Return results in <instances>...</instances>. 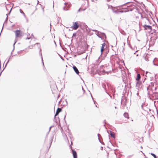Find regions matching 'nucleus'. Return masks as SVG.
<instances>
[{
  "label": "nucleus",
  "mask_w": 158,
  "mask_h": 158,
  "mask_svg": "<svg viewBox=\"0 0 158 158\" xmlns=\"http://www.w3.org/2000/svg\"><path fill=\"white\" fill-rule=\"evenodd\" d=\"M100 35H102V36L99 35V33H97L96 34L97 36L99 38H101L102 40H106V34L103 32H100Z\"/></svg>",
  "instance_id": "f03ea898"
},
{
  "label": "nucleus",
  "mask_w": 158,
  "mask_h": 158,
  "mask_svg": "<svg viewBox=\"0 0 158 158\" xmlns=\"http://www.w3.org/2000/svg\"><path fill=\"white\" fill-rule=\"evenodd\" d=\"M131 2H126V3H125L123 4V5H121V6H119V9H122V8H123L122 7L123 6H125L126 4H127L128 3H131ZM132 3H134L133 2H132ZM123 10H126V9H122Z\"/></svg>",
  "instance_id": "a211bd4d"
},
{
  "label": "nucleus",
  "mask_w": 158,
  "mask_h": 158,
  "mask_svg": "<svg viewBox=\"0 0 158 158\" xmlns=\"http://www.w3.org/2000/svg\"><path fill=\"white\" fill-rule=\"evenodd\" d=\"M68 3H66V2H65L64 3V4L65 5H66Z\"/></svg>",
  "instance_id": "bf43d9fd"
},
{
  "label": "nucleus",
  "mask_w": 158,
  "mask_h": 158,
  "mask_svg": "<svg viewBox=\"0 0 158 158\" xmlns=\"http://www.w3.org/2000/svg\"><path fill=\"white\" fill-rule=\"evenodd\" d=\"M154 96L155 97V99H158V93L154 92L153 93Z\"/></svg>",
  "instance_id": "6ab92c4d"
},
{
  "label": "nucleus",
  "mask_w": 158,
  "mask_h": 158,
  "mask_svg": "<svg viewBox=\"0 0 158 158\" xmlns=\"http://www.w3.org/2000/svg\"><path fill=\"white\" fill-rule=\"evenodd\" d=\"M63 10H68V9H65V7H64L63 8Z\"/></svg>",
  "instance_id": "4c0bfd02"
},
{
  "label": "nucleus",
  "mask_w": 158,
  "mask_h": 158,
  "mask_svg": "<svg viewBox=\"0 0 158 158\" xmlns=\"http://www.w3.org/2000/svg\"><path fill=\"white\" fill-rule=\"evenodd\" d=\"M103 42H104V43L102 44V46L101 47V55H102L103 53V51H104V50L105 49L104 48V47L105 46V42H106V40H103Z\"/></svg>",
  "instance_id": "0eeeda50"
},
{
  "label": "nucleus",
  "mask_w": 158,
  "mask_h": 158,
  "mask_svg": "<svg viewBox=\"0 0 158 158\" xmlns=\"http://www.w3.org/2000/svg\"><path fill=\"white\" fill-rule=\"evenodd\" d=\"M62 109L61 108H58L57 110L56 111V113L55 114L54 118L55 119V118L56 116L58 115L59 113L61 111Z\"/></svg>",
  "instance_id": "9d476101"
},
{
  "label": "nucleus",
  "mask_w": 158,
  "mask_h": 158,
  "mask_svg": "<svg viewBox=\"0 0 158 158\" xmlns=\"http://www.w3.org/2000/svg\"><path fill=\"white\" fill-rule=\"evenodd\" d=\"M50 129H51V128H50V127H49V132L50 131Z\"/></svg>",
  "instance_id": "69168bd1"
},
{
  "label": "nucleus",
  "mask_w": 158,
  "mask_h": 158,
  "mask_svg": "<svg viewBox=\"0 0 158 158\" xmlns=\"http://www.w3.org/2000/svg\"><path fill=\"white\" fill-rule=\"evenodd\" d=\"M82 90H83V91H85V90L84 89H83V87H82Z\"/></svg>",
  "instance_id": "774afa93"
},
{
  "label": "nucleus",
  "mask_w": 158,
  "mask_h": 158,
  "mask_svg": "<svg viewBox=\"0 0 158 158\" xmlns=\"http://www.w3.org/2000/svg\"><path fill=\"white\" fill-rule=\"evenodd\" d=\"M102 88H104V89H105V91L106 92L109 96H110V97H111V96L107 92V91H106V85H105V84H104V83H102Z\"/></svg>",
  "instance_id": "4468645a"
},
{
  "label": "nucleus",
  "mask_w": 158,
  "mask_h": 158,
  "mask_svg": "<svg viewBox=\"0 0 158 158\" xmlns=\"http://www.w3.org/2000/svg\"><path fill=\"white\" fill-rule=\"evenodd\" d=\"M81 10V8H80L78 10V12H79Z\"/></svg>",
  "instance_id": "09e8293b"
},
{
  "label": "nucleus",
  "mask_w": 158,
  "mask_h": 158,
  "mask_svg": "<svg viewBox=\"0 0 158 158\" xmlns=\"http://www.w3.org/2000/svg\"><path fill=\"white\" fill-rule=\"evenodd\" d=\"M111 90L112 93L114 95L115 92V91L114 90V89L113 88H112L111 89Z\"/></svg>",
  "instance_id": "7c9ffc66"
},
{
  "label": "nucleus",
  "mask_w": 158,
  "mask_h": 158,
  "mask_svg": "<svg viewBox=\"0 0 158 158\" xmlns=\"http://www.w3.org/2000/svg\"><path fill=\"white\" fill-rule=\"evenodd\" d=\"M19 11H20V13L22 14L23 16H24V17H26V15L25 14V13H24V12L21 9H20L19 10Z\"/></svg>",
  "instance_id": "bb28decb"
},
{
  "label": "nucleus",
  "mask_w": 158,
  "mask_h": 158,
  "mask_svg": "<svg viewBox=\"0 0 158 158\" xmlns=\"http://www.w3.org/2000/svg\"><path fill=\"white\" fill-rule=\"evenodd\" d=\"M123 115L124 116V117L125 118H129L128 114L127 113H125Z\"/></svg>",
  "instance_id": "5701e85b"
},
{
  "label": "nucleus",
  "mask_w": 158,
  "mask_h": 158,
  "mask_svg": "<svg viewBox=\"0 0 158 158\" xmlns=\"http://www.w3.org/2000/svg\"><path fill=\"white\" fill-rule=\"evenodd\" d=\"M85 10V9H81V10L84 11V10Z\"/></svg>",
  "instance_id": "864d4df0"
},
{
  "label": "nucleus",
  "mask_w": 158,
  "mask_h": 158,
  "mask_svg": "<svg viewBox=\"0 0 158 158\" xmlns=\"http://www.w3.org/2000/svg\"><path fill=\"white\" fill-rule=\"evenodd\" d=\"M11 10H12V8H11L10 11H9V13H8V15H10V13H11Z\"/></svg>",
  "instance_id": "37998d69"
},
{
  "label": "nucleus",
  "mask_w": 158,
  "mask_h": 158,
  "mask_svg": "<svg viewBox=\"0 0 158 158\" xmlns=\"http://www.w3.org/2000/svg\"><path fill=\"white\" fill-rule=\"evenodd\" d=\"M79 27V25L77 22L73 23V25L71 27V28H73L74 30H77Z\"/></svg>",
  "instance_id": "39448f33"
},
{
  "label": "nucleus",
  "mask_w": 158,
  "mask_h": 158,
  "mask_svg": "<svg viewBox=\"0 0 158 158\" xmlns=\"http://www.w3.org/2000/svg\"><path fill=\"white\" fill-rule=\"evenodd\" d=\"M23 51H24V50H20V51H18V52H17V53H18V54H20V53H21V52H22Z\"/></svg>",
  "instance_id": "f704fd0d"
},
{
  "label": "nucleus",
  "mask_w": 158,
  "mask_h": 158,
  "mask_svg": "<svg viewBox=\"0 0 158 158\" xmlns=\"http://www.w3.org/2000/svg\"><path fill=\"white\" fill-rule=\"evenodd\" d=\"M139 94V93L138 92L137 93V95L138 96Z\"/></svg>",
  "instance_id": "338daca9"
},
{
  "label": "nucleus",
  "mask_w": 158,
  "mask_h": 158,
  "mask_svg": "<svg viewBox=\"0 0 158 158\" xmlns=\"http://www.w3.org/2000/svg\"><path fill=\"white\" fill-rule=\"evenodd\" d=\"M109 142L113 146H114V144L111 142V141H110V140H109Z\"/></svg>",
  "instance_id": "49530a36"
},
{
  "label": "nucleus",
  "mask_w": 158,
  "mask_h": 158,
  "mask_svg": "<svg viewBox=\"0 0 158 158\" xmlns=\"http://www.w3.org/2000/svg\"><path fill=\"white\" fill-rule=\"evenodd\" d=\"M16 37H20L23 35V33L22 31L20 30H17L15 31Z\"/></svg>",
  "instance_id": "f257e3e1"
},
{
  "label": "nucleus",
  "mask_w": 158,
  "mask_h": 158,
  "mask_svg": "<svg viewBox=\"0 0 158 158\" xmlns=\"http://www.w3.org/2000/svg\"><path fill=\"white\" fill-rule=\"evenodd\" d=\"M149 55L148 53H145L143 55V57L144 58L145 60L147 61H149L148 60V56Z\"/></svg>",
  "instance_id": "f8f14e48"
},
{
  "label": "nucleus",
  "mask_w": 158,
  "mask_h": 158,
  "mask_svg": "<svg viewBox=\"0 0 158 158\" xmlns=\"http://www.w3.org/2000/svg\"><path fill=\"white\" fill-rule=\"evenodd\" d=\"M65 102H66V105H68V102H67V100H66V99H65Z\"/></svg>",
  "instance_id": "a19ab883"
},
{
  "label": "nucleus",
  "mask_w": 158,
  "mask_h": 158,
  "mask_svg": "<svg viewBox=\"0 0 158 158\" xmlns=\"http://www.w3.org/2000/svg\"><path fill=\"white\" fill-rule=\"evenodd\" d=\"M134 7L135 8V9H136L138 11L139 10V9L136 6H134Z\"/></svg>",
  "instance_id": "72a5a7b5"
},
{
  "label": "nucleus",
  "mask_w": 158,
  "mask_h": 158,
  "mask_svg": "<svg viewBox=\"0 0 158 158\" xmlns=\"http://www.w3.org/2000/svg\"><path fill=\"white\" fill-rule=\"evenodd\" d=\"M104 66L103 65L101 66L100 67L99 71L102 73H104L105 72V71L103 69Z\"/></svg>",
  "instance_id": "dca6fc26"
},
{
  "label": "nucleus",
  "mask_w": 158,
  "mask_h": 158,
  "mask_svg": "<svg viewBox=\"0 0 158 158\" xmlns=\"http://www.w3.org/2000/svg\"><path fill=\"white\" fill-rule=\"evenodd\" d=\"M149 73L148 72V71H147L146 72V74H147L148 73Z\"/></svg>",
  "instance_id": "603ef678"
},
{
  "label": "nucleus",
  "mask_w": 158,
  "mask_h": 158,
  "mask_svg": "<svg viewBox=\"0 0 158 158\" xmlns=\"http://www.w3.org/2000/svg\"><path fill=\"white\" fill-rule=\"evenodd\" d=\"M6 15H7V17H6V20H5L6 21H7V20H8V18H7V15H8L7 14H6Z\"/></svg>",
  "instance_id": "c03bdc74"
},
{
  "label": "nucleus",
  "mask_w": 158,
  "mask_h": 158,
  "mask_svg": "<svg viewBox=\"0 0 158 158\" xmlns=\"http://www.w3.org/2000/svg\"><path fill=\"white\" fill-rule=\"evenodd\" d=\"M149 87L150 88V89L152 91V88L154 86V83L153 82H151L150 84L149 85Z\"/></svg>",
  "instance_id": "f3484780"
},
{
  "label": "nucleus",
  "mask_w": 158,
  "mask_h": 158,
  "mask_svg": "<svg viewBox=\"0 0 158 158\" xmlns=\"http://www.w3.org/2000/svg\"><path fill=\"white\" fill-rule=\"evenodd\" d=\"M156 89H157V87H155V89H154L155 90H156Z\"/></svg>",
  "instance_id": "4d7b16f0"
},
{
  "label": "nucleus",
  "mask_w": 158,
  "mask_h": 158,
  "mask_svg": "<svg viewBox=\"0 0 158 158\" xmlns=\"http://www.w3.org/2000/svg\"><path fill=\"white\" fill-rule=\"evenodd\" d=\"M150 154L152 155L154 158H158L155 154L153 153H151Z\"/></svg>",
  "instance_id": "c85d7f7f"
},
{
  "label": "nucleus",
  "mask_w": 158,
  "mask_h": 158,
  "mask_svg": "<svg viewBox=\"0 0 158 158\" xmlns=\"http://www.w3.org/2000/svg\"><path fill=\"white\" fill-rule=\"evenodd\" d=\"M103 123H104V126H105V124L106 123V120H104V121H103Z\"/></svg>",
  "instance_id": "79ce46f5"
},
{
  "label": "nucleus",
  "mask_w": 158,
  "mask_h": 158,
  "mask_svg": "<svg viewBox=\"0 0 158 158\" xmlns=\"http://www.w3.org/2000/svg\"><path fill=\"white\" fill-rule=\"evenodd\" d=\"M118 14H119V13H123V12H128V10H120V11H118Z\"/></svg>",
  "instance_id": "b1692460"
},
{
  "label": "nucleus",
  "mask_w": 158,
  "mask_h": 158,
  "mask_svg": "<svg viewBox=\"0 0 158 158\" xmlns=\"http://www.w3.org/2000/svg\"><path fill=\"white\" fill-rule=\"evenodd\" d=\"M104 50L105 51V54L104 55V56L105 57H106V56L107 54H108V53L109 52V50L108 49H105Z\"/></svg>",
  "instance_id": "4be33fe9"
},
{
  "label": "nucleus",
  "mask_w": 158,
  "mask_h": 158,
  "mask_svg": "<svg viewBox=\"0 0 158 158\" xmlns=\"http://www.w3.org/2000/svg\"><path fill=\"white\" fill-rule=\"evenodd\" d=\"M50 30L51 29V23H50Z\"/></svg>",
  "instance_id": "0e129e2a"
},
{
  "label": "nucleus",
  "mask_w": 158,
  "mask_h": 158,
  "mask_svg": "<svg viewBox=\"0 0 158 158\" xmlns=\"http://www.w3.org/2000/svg\"><path fill=\"white\" fill-rule=\"evenodd\" d=\"M155 38H156V39H157L158 38V36H156V37H155Z\"/></svg>",
  "instance_id": "13d9d810"
},
{
  "label": "nucleus",
  "mask_w": 158,
  "mask_h": 158,
  "mask_svg": "<svg viewBox=\"0 0 158 158\" xmlns=\"http://www.w3.org/2000/svg\"><path fill=\"white\" fill-rule=\"evenodd\" d=\"M76 33H74L73 34L72 37H76Z\"/></svg>",
  "instance_id": "473e14b6"
},
{
  "label": "nucleus",
  "mask_w": 158,
  "mask_h": 158,
  "mask_svg": "<svg viewBox=\"0 0 158 158\" xmlns=\"http://www.w3.org/2000/svg\"><path fill=\"white\" fill-rule=\"evenodd\" d=\"M108 8L110 9L111 10H112L114 8V7H113L111 5L110 6V5H108Z\"/></svg>",
  "instance_id": "a878e982"
},
{
  "label": "nucleus",
  "mask_w": 158,
  "mask_h": 158,
  "mask_svg": "<svg viewBox=\"0 0 158 158\" xmlns=\"http://www.w3.org/2000/svg\"><path fill=\"white\" fill-rule=\"evenodd\" d=\"M90 94H91V96L92 97V99H93V100H94V99H93V97L92 96V94H91V93H90Z\"/></svg>",
  "instance_id": "6e6d98bb"
},
{
  "label": "nucleus",
  "mask_w": 158,
  "mask_h": 158,
  "mask_svg": "<svg viewBox=\"0 0 158 158\" xmlns=\"http://www.w3.org/2000/svg\"><path fill=\"white\" fill-rule=\"evenodd\" d=\"M121 33L123 35H126V33L124 31H120Z\"/></svg>",
  "instance_id": "c756f323"
},
{
  "label": "nucleus",
  "mask_w": 158,
  "mask_h": 158,
  "mask_svg": "<svg viewBox=\"0 0 158 158\" xmlns=\"http://www.w3.org/2000/svg\"><path fill=\"white\" fill-rule=\"evenodd\" d=\"M69 147L72 150L73 158H77V154L76 152L74 149H73V148L71 145H70Z\"/></svg>",
  "instance_id": "423d86ee"
},
{
  "label": "nucleus",
  "mask_w": 158,
  "mask_h": 158,
  "mask_svg": "<svg viewBox=\"0 0 158 158\" xmlns=\"http://www.w3.org/2000/svg\"><path fill=\"white\" fill-rule=\"evenodd\" d=\"M138 13H139V14H140V15H141V13L140 12H138Z\"/></svg>",
  "instance_id": "e2e57ef3"
},
{
  "label": "nucleus",
  "mask_w": 158,
  "mask_h": 158,
  "mask_svg": "<svg viewBox=\"0 0 158 158\" xmlns=\"http://www.w3.org/2000/svg\"><path fill=\"white\" fill-rule=\"evenodd\" d=\"M35 45H37L38 47V48L40 49L39 54L40 55V56H41V60L42 61L43 66L44 67V63L43 62V58H42V54L41 53V50L40 48V46L39 45V43H36L35 44Z\"/></svg>",
  "instance_id": "20e7f679"
},
{
  "label": "nucleus",
  "mask_w": 158,
  "mask_h": 158,
  "mask_svg": "<svg viewBox=\"0 0 158 158\" xmlns=\"http://www.w3.org/2000/svg\"><path fill=\"white\" fill-rule=\"evenodd\" d=\"M142 26L143 27L144 30L148 29L151 31L152 30V27L151 26L146 24H144L143 25H142Z\"/></svg>",
  "instance_id": "6e6552de"
},
{
  "label": "nucleus",
  "mask_w": 158,
  "mask_h": 158,
  "mask_svg": "<svg viewBox=\"0 0 158 158\" xmlns=\"http://www.w3.org/2000/svg\"><path fill=\"white\" fill-rule=\"evenodd\" d=\"M53 136H52V139L51 140V143H50V146L49 147H50V146H51V143H52V140H53L52 139H53Z\"/></svg>",
  "instance_id": "e433bc0d"
},
{
  "label": "nucleus",
  "mask_w": 158,
  "mask_h": 158,
  "mask_svg": "<svg viewBox=\"0 0 158 158\" xmlns=\"http://www.w3.org/2000/svg\"><path fill=\"white\" fill-rule=\"evenodd\" d=\"M152 40H153L154 41L156 40V38H153Z\"/></svg>",
  "instance_id": "de8ad7c7"
},
{
  "label": "nucleus",
  "mask_w": 158,
  "mask_h": 158,
  "mask_svg": "<svg viewBox=\"0 0 158 158\" xmlns=\"http://www.w3.org/2000/svg\"><path fill=\"white\" fill-rule=\"evenodd\" d=\"M92 31H93L95 32H97L98 33H100V32L99 31H98L97 30H95V29L92 30Z\"/></svg>",
  "instance_id": "2f4dec72"
},
{
  "label": "nucleus",
  "mask_w": 158,
  "mask_h": 158,
  "mask_svg": "<svg viewBox=\"0 0 158 158\" xmlns=\"http://www.w3.org/2000/svg\"><path fill=\"white\" fill-rule=\"evenodd\" d=\"M141 78V76L139 73H137L136 76V80L137 81H139V80Z\"/></svg>",
  "instance_id": "aec40b11"
},
{
  "label": "nucleus",
  "mask_w": 158,
  "mask_h": 158,
  "mask_svg": "<svg viewBox=\"0 0 158 158\" xmlns=\"http://www.w3.org/2000/svg\"><path fill=\"white\" fill-rule=\"evenodd\" d=\"M61 59L63 60H64V59L63 58H62V57H61Z\"/></svg>",
  "instance_id": "052dcab7"
},
{
  "label": "nucleus",
  "mask_w": 158,
  "mask_h": 158,
  "mask_svg": "<svg viewBox=\"0 0 158 158\" xmlns=\"http://www.w3.org/2000/svg\"><path fill=\"white\" fill-rule=\"evenodd\" d=\"M73 68L74 70V71L77 74H78L79 73V72L77 67L75 65H73Z\"/></svg>",
  "instance_id": "9b49d317"
},
{
  "label": "nucleus",
  "mask_w": 158,
  "mask_h": 158,
  "mask_svg": "<svg viewBox=\"0 0 158 158\" xmlns=\"http://www.w3.org/2000/svg\"><path fill=\"white\" fill-rule=\"evenodd\" d=\"M148 95L149 94V93L148 91Z\"/></svg>",
  "instance_id": "680f3d73"
},
{
  "label": "nucleus",
  "mask_w": 158,
  "mask_h": 158,
  "mask_svg": "<svg viewBox=\"0 0 158 158\" xmlns=\"http://www.w3.org/2000/svg\"><path fill=\"white\" fill-rule=\"evenodd\" d=\"M134 6H135L132 5H129V6H127V7H131L134 10V9H135V8L134 7Z\"/></svg>",
  "instance_id": "393cba45"
},
{
  "label": "nucleus",
  "mask_w": 158,
  "mask_h": 158,
  "mask_svg": "<svg viewBox=\"0 0 158 158\" xmlns=\"http://www.w3.org/2000/svg\"><path fill=\"white\" fill-rule=\"evenodd\" d=\"M65 137L66 138H67V140L68 141V138H67V136L65 134Z\"/></svg>",
  "instance_id": "5fc2aeb1"
},
{
  "label": "nucleus",
  "mask_w": 158,
  "mask_h": 158,
  "mask_svg": "<svg viewBox=\"0 0 158 158\" xmlns=\"http://www.w3.org/2000/svg\"><path fill=\"white\" fill-rule=\"evenodd\" d=\"M119 6H115L112 10L113 12L116 14H118V7H119Z\"/></svg>",
  "instance_id": "1a4fd4ad"
},
{
  "label": "nucleus",
  "mask_w": 158,
  "mask_h": 158,
  "mask_svg": "<svg viewBox=\"0 0 158 158\" xmlns=\"http://www.w3.org/2000/svg\"><path fill=\"white\" fill-rule=\"evenodd\" d=\"M30 39V37H27L26 38V40H27V39H28V40H29Z\"/></svg>",
  "instance_id": "8fccbe9b"
},
{
  "label": "nucleus",
  "mask_w": 158,
  "mask_h": 158,
  "mask_svg": "<svg viewBox=\"0 0 158 158\" xmlns=\"http://www.w3.org/2000/svg\"><path fill=\"white\" fill-rule=\"evenodd\" d=\"M99 135H100L99 134H98V140H99V142L100 143H101L102 144L104 145V143H103V142H102V143L101 142V141L100 140V139H99Z\"/></svg>",
  "instance_id": "cd10ccee"
},
{
  "label": "nucleus",
  "mask_w": 158,
  "mask_h": 158,
  "mask_svg": "<svg viewBox=\"0 0 158 158\" xmlns=\"http://www.w3.org/2000/svg\"><path fill=\"white\" fill-rule=\"evenodd\" d=\"M150 89V88L149 87V86H148V87L147 88V90H148H148Z\"/></svg>",
  "instance_id": "a18cd8bd"
},
{
  "label": "nucleus",
  "mask_w": 158,
  "mask_h": 158,
  "mask_svg": "<svg viewBox=\"0 0 158 158\" xmlns=\"http://www.w3.org/2000/svg\"><path fill=\"white\" fill-rule=\"evenodd\" d=\"M16 43V41L15 42L14 44V49H14V45Z\"/></svg>",
  "instance_id": "3c124183"
},
{
  "label": "nucleus",
  "mask_w": 158,
  "mask_h": 158,
  "mask_svg": "<svg viewBox=\"0 0 158 158\" xmlns=\"http://www.w3.org/2000/svg\"><path fill=\"white\" fill-rule=\"evenodd\" d=\"M154 59H154L153 60V64H154V65H155V66H158V64H155L154 63Z\"/></svg>",
  "instance_id": "c9c22d12"
},
{
  "label": "nucleus",
  "mask_w": 158,
  "mask_h": 158,
  "mask_svg": "<svg viewBox=\"0 0 158 158\" xmlns=\"http://www.w3.org/2000/svg\"><path fill=\"white\" fill-rule=\"evenodd\" d=\"M110 135L111 137L114 139L115 138V134L114 132L110 131Z\"/></svg>",
  "instance_id": "ddd939ff"
},
{
  "label": "nucleus",
  "mask_w": 158,
  "mask_h": 158,
  "mask_svg": "<svg viewBox=\"0 0 158 158\" xmlns=\"http://www.w3.org/2000/svg\"><path fill=\"white\" fill-rule=\"evenodd\" d=\"M136 84V89L138 90H139V89H141L142 88L143 86V85L142 84V82L141 81H137Z\"/></svg>",
  "instance_id": "7ed1b4c3"
},
{
  "label": "nucleus",
  "mask_w": 158,
  "mask_h": 158,
  "mask_svg": "<svg viewBox=\"0 0 158 158\" xmlns=\"http://www.w3.org/2000/svg\"><path fill=\"white\" fill-rule=\"evenodd\" d=\"M66 114H65V115H64V120L65 121V122H66V121L65 120V118H66Z\"/></svg>",
  "instance_id": "58836bf2"
},
{
  "label": "nucleus",
  "mask_w": 158,
  "mask_h": 158,
  "mask_svg": "<svg viewBox=\"0 0 158 158\" xmlns=\"http://www.w3.org/2000/svg\"><path fill=\"white\" fill-rule=\"evenodd\" d=\"M122 9H124L127 10H128V12L129 11H131L133 10L132 8L131 7H127L126 8H122Z\"/></svg>",
  "instance_id": "2eb2a0df"
},
{
  "label": "nucleus",
  "mask_w": 158,
  "mask_h": 158,
  "mask_svg": "<svg viewBox=\"0 0 158 158\" xmlns=\"http://www.w3.org/2000/svg\"><path fill=\"white\" fill-rule=\"evenodd\" d=\"M15 55H14L13 56H10L9 59H8V60L6 62L5 65V68L6 67V66L7 64L9 62V60H10V59H11L12 58V57L14 56H15Z\"/></svg>",
  "instance_id": "412c9836"
},
{
  "label": "nucleus",
  "mask_w": 158,
  "mask_h": 158,
  "mask_svg": "<svg viewBox=\"0 0 158 158\" xmlns=\"http://www.w3.org/2000/svg\"><path fill=\"white\" fill-rule=\"evenodd\" d=\"M5 67H4V69H3L2 70V71H1V72H0V76L1 75V74H2V72L3 71V70H4V69H5Z\"/></svg>",
  "instance_id": "ea45409f"
}]
</instances>
